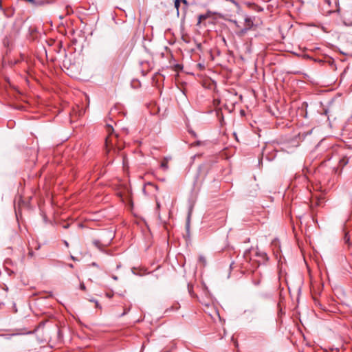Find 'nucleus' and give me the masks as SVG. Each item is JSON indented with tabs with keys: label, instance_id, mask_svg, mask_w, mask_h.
<instances>
[{
	"label": "nucleus",
	"instance_id": "nucleus-1",
	"mask_svg": "<svg viewBox=\"0 0 352 352\" xmlns=\"http://www.w3.org/2000/svg\"><path fill=\"white\" fill-rule=\"evenodd\" d=\"M108 135L105 139V149L107 154L111 151L113 153L118 152L124 148V143L120 140L118 135L113 133L112 126L108 125Z\"/></svg>",
	"mask_w": 352,
	"mask_h": 352
},
{
	"label": "nucleus",
	"instance_id": "nucleus-2",
	"mask_svg": "<svg viewBox=\"0 0 352 352\" xmlns=\"http://www.w3.org/2000/svg\"><path fill=\"white\" fill-rule=\"evenodd\" d=\"M255 26L254 23V19L251 17H245L244 28L237 32V35L239 36H243L248 31L250 30Z\"/></svg>",
	"mask_w": 352,
	"mask_h": 352
},
{
	"label": "nucleus",
	"instance_id": "nucleus-3",
	"mask_svg": "<svg viewBox=\"0 0 352 352\" xmlns=\"http://www.w3.org/2000/svg\"><path fill=\"white\" fill-rule=\"evenodd\" d=\"M215 14L214 12L208 10L206 13L199 14L197 19V26L201 27V25L206 26V20L213 18V16Z\"/></svg>",
	"mask_w": 352,
	"mask_h": 352
},
{
	"label": "nucleus",
	"instance_id": "nucleus-4",
	"mask_svg": "<svg viewBox=\"0 0 352 352\" xmlns=\"http://www.w3.org/2000/svg\"><path fill=\"white\" fill-rule=\"evenodd\" d=\"M331 7V1L330 0H323L322 4V10L324 12V14H329L334 12V10L330 9L329 8Z\"/></svg>",
	"mask_w": 352,
	"mask_h": 352
},
{
	"label": "nucleus",
	"instance_id": "nucleus-5",
	"mask_svg": "<svg viewBox=\"0 0 352 352\" xmlns=\"http://www.w3.org/2000/svg\"><path fill=\"white\" fill-rule=\"evenodd\" d=\"M180 308V305L178 302H175L173 303V305L167 308L166 310H165V314H170L173 311H177L179 310Z\"/></svg>",
	"mask_w": 352,
	"mask_h": 352
},
{
	"label": "nucleus",
	"instance_id": "nucleus-6",
	"mask_svg": "<svg viewBox=\"0 0 352 352\" xmlns=\"http://www.w3.org/2000/svg\"><path fill=\"white\" fill-rule=\"evenodd\" d=\"M170 158L168 157H164L163 160L161 162L160 167L164 170H166L168 168V162Z\"/></svg>",
	"mask_w": 352,
	"mask_h": 352
},
{
	"label": "nucleus",
	"instance_id": "nucleus-7",
	"mask_svg": "<svg viewBox=\"0 0 352 352\" xmlns=\"http://www.w3.org/2000/svg\"><path fill=\"white\" fill-rule=\"evenodd\" d=\"M174 1H175V8L177 10V14H179V8L180 6L181 1L180 0H175Z\"/></svg>",
	"mask_w": 352,
	"mask_h": 352
},
{
	"label": "nucleus",
	"instance_id": "nucleus-8",
	"mask_svg": "<svg viewBox=\"0 0 352 352\" xmlns=\"http://www.w3.org/2000/svg\"><path fill=\"white\" fill-rule=\"evenodd\" d=\"M199 261L200 263H202V265L204 266L206 265V258L204 256H200L199 257Z\"/></svg>",
	"mask_w": 352,
	"mask_h": 352
},
{
	"label": "nucleus",
	"instance_id": "nucleus-9",
	"mask_svg": "<svg viewBox=\"0 0 352 352\" xmlns=\"http://www.w3.org/2000/svg\"><path fill=\"white\" fill-rule=\"evenodd\" d=\"M214 316H212V319L215 320V316H216L220 320L221 318H220L219 312L217 310H214Z\"/></svg>",
	"mask_w": 352,
	"mask_h": 352
},
{
	"label": "nucleus",
	"instance_id": "nucleus-10",
	"mask_svg": "<svg viewBox=\"0 0 352 352\" xmlns=\"http://www.w3.org/2000/svg\"><path fill=\"white\" fill-rule=\"evenodd\" d=\"M33 5H35V6H42L44 4V1H35V3H32Z\"/></svg>",
	"mask_w": 352,
	"mask_h": 352
},
{
	"label": "nucleus",
	"instance_id": "nucleus-11",
	"mask_svg": "<svg viewBox=\"0 0 352 352\" xmlns=\"http://www.w3.org/2000/svg\"><path fill=\"white\" fill-rule=\"evenodd\" d=\"M80 288L82 291H85L86 290V287H85V284L83 283L80 284Z\"/></svg>",
	"mask_w": 352,
	"mask_h": 352
},
{
	"label": "nucleus",
	"instance_id": "nucleus-12",
	"mask_svg": "<svg viewBox=\"0 0 352 352\" xmlns=\"http://www.w3.org/2000/svg\"><path fill=\"white\" fill-rule=\"evenodd\" d=\"M28 256H30V257L34 256V252H33V250L32 249L29 250Z\"/></svg>",
	"mask_w": 352,
	"mask_h": 352
},
{
	"label": "nucleus",
	"instance_id": "nucleus-13",
	"mask_svg": "<svg viewBox=\"0 0 352 352\" xmlns=\"http://www.w3.org/2000/svg\"><path fill=\"white\" fill-rule=\"evenodd\" d=\"M184 5L186 8L188 7V1L186 0H180Z\"/></svg>",
	"mask_w": 352,
	"mask_h": 352
},
{
	"label": "nucleus",
	"instance_id": "nucleus-14",
	"mask_svg": "<svg viewBox=\"0 0 352 352\" xmlns=\"http://www.w3.org/2000/svg\"><path fill=\"white\" fill-rule=\"evenodd\" d=\"M94 243L96 246L98 247L99 245H100V241H94Z\"/></svg>",
	"mask_w": 352,
	"mask_h": 352
},
{
	"label": "nucleus",
	"instance_id": "nucleus-15",
	"mask_svg": "<svg viewBox=\"0 0 352 352\" xmlns=\"http://www.w3.org/2000/svg\"><path fill=\"white\" fill-rule=\"evenodd\" d=\"M25 1L28 2V3H35V1L34 0H25Z\"/></svg>",
	"mask_w": 352,
	"mask_h": 352
},
{
	"label": "nucleus",
	"instance_id": "nucleus-16",
	"mask_svg": "<svg viewBox=\"0 0 352 352\" xmlns=\"http://www.w3.org/2000/svg\"><path fill=\"white\" fill-rule=\"evenodd\" d=\"M64 243H65V245L67 247H68V246H69V244H68V243H67L66 241H64Z\"/></svg>",
	"mask_w": 352,
	"mask_h": 352
},
{
	"label": "nucleus",
	"instance_id": "nucleus-17",
	"mask_svg": "<svg viewBox=\"0 0 352 352\" xmlns=\"http://www.w3.org/2000/svg\"><path fill=\"white\" fill-rule=\"evenodd\" d=\"M157 208H160V203H158V202H157Z\"/></svg>",
	"mask_w": 352,
	"mask_h": 352
},
{
	"label": "nucleus",
	"instance_id": "nucleus-18",
	"mask_svg": "<svg viewBox=\"0 0 352 352\" xmlns=\"http://www.w3.org/2000/svg\"><path fill=\"white\" fill-rule=\"evenodd\" d=\"M36 250L39 249V245L36 248Z\"/></svg>",
	"mask_w": 352,
	"mask_h": 352
}]
</instances>
